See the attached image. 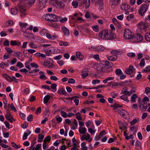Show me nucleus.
Wrapping results in <instances>:
<instances>
[{
    "label": "nucleus",
    "instance_id": "nucleus-46",
    "mask_svg": "<svg viewBox=\"0 0 150 150\" xmlns=\"http://www.w3.org/2000/svg\"><path fill=\"white\" fill-rule=\"evenodd\" d=\"M51 137L50 135L46 137L44 140V142L46 143L47 142H49L51 140Z\"/></svg>",
    "mask_w": 150,
    "mask_h": 150
},
{
    "label": "nucleus",
    "instance_id": "nucleus-38",
    "mask_svg": "<svg viewBox=\"0 0 150 150\" xmlns=\"http://www.w3.org/2000/svg\"><path fill=\"white\" fill-rule=\"evenodd\" d=\"M120 98L125 101L127 103H128L129 102V100L127 99V96L125 95H122L120 96Z\"/></svg>",
    "mask_w": 150,
    "mask_h": 150
},
{
    "label": "nucleus",
    "instance_id": "nucleus-55",
    "mask_svg": "<svg viewBox=\"0 0 150 150\" xmlns=\"http://www.w3.org/2000/svg\"><path fill=\"white\" fill-rule=\"evenodd\" d=\"M5 49L6 50L7 52L8 53L10 54L13 52V50L10 47H6Z\"/></svg>",
    "mask_w": 150,
    "mask_h": 150
},
{
    "label": "nucleus",
    "instance_id": "nucleus-21",
    "mask_svg": "<svg viewBox=\"0 0 150 150\" xmlns=\"http://www.w3.org/2000/svg\"><path fill=\"white\" fill-rule=\"evenodd\" d=\"M110 52L111 54H113V55H117V56L118 55L122 53V51H120V50H112Z\"/></svg>",
    "mask_w": 150,
    "mask_h": 150
},
{
    "label": "nucleus",
    "instance_id": "nucleus-54",
    "mask_svg": "<svg viewBox=\"0 0 150 150\" xmlns=\"http://www.w3.org/2000/svg\"><path fill=\"white\" fill-rule=\"evenodd\" d=\"M62 114V116L64 118H66L67 116V113L63 111H61L60 112Z\"/></svg>",
    "mask_w": 150,
    "mask_h": 150
},
{
    "label": "nucleus",
    "instance_id": "nucleus-11",
    "mask_svg": "<svg viewBox=\"0 0 150 150\" xmlns=\"http://www.w3.org/2000/svg\"><path fill=\"white\" fill-rule=\"evenodd\" d=\"M5 117L6 119L9 120L10 122H13V120H14V118L12 116L10 112H7V114L5 115Z\"/></svg>",
    "mask_w": 150,
    "mask_h": 150
},
{
    "label": "nucleus",
    "instance_id": "nucleus-16",
    "mask_svg": "<svg viewBox=\"0 0 150 150\" xmlns=\"http://www.w3.org/2000/svg\"><path fill=\"white\" fill-rule=\"evenodd\" d=\"M140 26V28L141 29L145 30L148 27V25L147 23H144L143 22H141L139 24Z\"/></svg>",
    "mask_w": 150,
    "mask_h": 150
},
{
    "label": "nucleus",
    "instance_id": "nucleus-50",
    "mask_svg": "<svg viewBox=\"0 0 150 150\" xmlns=\"http://www.w3.org/2000/svg\"><path fill=\"white\" fill-rule=\"evenodd\" d=\"M100 81L98 79H95L92 81V83L93 84H96L97 83H100Z\"/></svg>",
    "mask_w": 150,
    "mask_h": 150
},
{
    "label": "nucleus",
    "instance_id": "nucleus-24",
    "mask_svg": "<svg viewBox=\"0 0 150 150\" xmlns=\"http://www.w3.org/2000/svg\"><path fill=\"white\" fill-rule=\"evenodd\" d=\"M43 65L45 67L48 66L49 67H50L53 66V64L52 63H50L48 60H45L44 62Z\"/></svg>",
    "mask_w": 150,
    "mask_h": 150
},
{
    "label": "nucleus",
    "instance_id": "nucleus-20",
    "mask_svg": "<svg viewBox=\"0 0 150 150\" xmlns=\"http://www.w3.org/2000/svg\"><path fill=\"white\" fill-rule=\"evenodd\" d=\"M108 59L110 61H115L117 59V55H113L108 57Z\"/></svg>",
    "mask_w": 150,
    "mask_h": 150
},
{
    "label": "nucleus",
    "instance_id": "nucleus-13",
    "mask_svg": "<svg viewBox=\"0 0 150 150\" xmlns=\"http://www.w3.org/2000/svg\"><path fill=\"white\" fill-rule=\"evenodd\" d=\"M130 6L127 4L126 3H123L121 6V9L122 10L127 11L129 8Z\"/></svg>",
    "mask_w": 150,
    "mask_h": 150
},
{
    "label": "nucleus",
    "instance_id": "nucleus-61",
    "mask_svg": "<svg viewBox=\"0 0 150 150\" xmlns=\"http://www.w3.org/2000/svg\"><path fill=\"white\" fill-rule=\"evenodd\" d=\"M127 55L128 57H131L132 58L134 57L135 56V54L134 53L130 52V53H129L127 54Z\"/></svg>",
    "mask_w": 150,
    "mask_h": 150
},
{
    "label": "nucleus",
    "instance_id": "nucleus-48",
    "mask_svg": "<svg viewBox=\"0 0 150 150\" xmlns=\"http://www.w3.org/2000/svg\"><path fill=\"white\" fill-rule=\"evenodd\" d=\"M145 61L144 59H141V62L139 64V65L142 67H144L145 65Z\"/></svg>",
    "mask_w": 150,
    "mask_h": 150
},
{
    "label": "nucleus",
    "instance_id": "nucleus-60",
    "mask_svg": "<svg viewBox=\"0 0 150 150\" xmlns=\"http://www.w3.org/2000/svg\"><path fill=\"white\" fill-rule=\"evenodd\" d=\"M57 121L59 122H60L62 120V118L61 117H59V115H57L56 117Z\"/></svg>",
    "mask_w": 150,
    "mask_h": 150
},
{
    "label": "nucleus",
    "instance_id": "nucleus-34",
    "mask_svg": "<svg viewBox=\"0 0 150 150\" xmlns=\"http://www.w3.org/2000/svg\"><path fill=\"white\" fill-rule=\"evenodd\" d=\"M25 1L27 4L32 6L35 3V0H26Z\"/></svg>",
    "mask_w": 150,
    "mask_h": 150
},
{
    "label": "nucleus",
    "instance_id": "nucleus-33",
    "mask_svg": "<svg viewBox=\"0 0 150 150\" xmlns=\"http://www.w3.org/2000/svg\"><path fill=\"white\" fill-rule=\"evenodd\" d=\"M38 142H42L44 137V135L39 134L38 135Z\"/></svg>",
    "mask_w": 150,
    "mask_h": 150
},
{
    "label": "nucleus",
    "instance_id": "nucleus-53",
    "mask_svg": "<svg viewBox=\"0 0 150 150\" xmlns=\"http://www.w3.org/2000/svg\"><path fill=\"white\" fill-rule=\"evenodd\" d=\"M10 107L12 110H13L14 111L16 112L17 111V110L16 108L14 106L13 103L11 104Z\"/></svg>",
    "mask_w": 150,
    "mask_h": 150
},
{
    "label": "nucleus",
    "instance_id": "nucleus-9",
    "mask_svg": "<svg viewBox=\"0 0 150 150\" xmlns=\"http://www.w3.org/2000/svg\"><path fill=\"white\" fill-rule=\"evenodd\" d=\"M121 0H110V4L112 8H114L120 3Z\"/></svg>",
    "mask_w": 150,
    "mask_h": 150
},
{
    "label": "nucleus",
    "instance_id": "nucleus-32",
    "mask_svg": "<svg viewBox=\"0 0 150 150\" xmlns=\"http://www.w3.org/2000/svg\"><path fill=\"white\" fill-rule=\"evenodd\" d=\"M138 97L137 95L136 94H134L132 95L131 97V101L132 103H134L136 102L135 99Z\"/></svg>",
    "mask_w": 150,
    "mask_h": 150
},
{
    "label": "nucleus",
    "instance_id": "nucleus-31",
    "mask_svg": "<svg viewBox=\"0 0 150 150\" xmlns=\"http://www.w3.org/2000/svg\"><path fill=\"white\" fill-rule=\"evenodd\" d=\"M145 39L147 41L150 42V32H147L146 33Z\"/></svg>",
    "mask_w": 150,
    "mask_h": 150
},
{
    "label": "nucleus",
    "instance_id": "nucleus-37",
    "mask_svg": "<svg viewBox=\"0 0 150 150\" xmlns=\"http://www.w3.org/2000/svg\"><path fill=\"white\" fill-rule=\"evenodd\" d=\"M11 144L12 146L16 149L20 148L21 147V146L20 145H17L13 142H11Z\"/></svg>",
    "mask_w": 150,
    "mask_h": 150
},
{
    "label": "nucleus",
    "instance_id": "nucleus-29",
    "mask_svg": "<svg viewBox=\"0 0 150 150\" xmlns=\"http://www.w3.org/2000/svg\"><path fill=\"white\" fill-rule=\"evenodd\" d=\"M18 10V8L16 7L11 8V14L14 15H16L17 13Z\"/></svg>",
    "mask_w": 150,
    "mask_h": 150
},
{
    "label": "nucleus",
    "instance_id": "nucleus-52",
    "mask_svg": "<svg viewBox=\"0 0 150 150\" xmlns=\"http://www.w3.org/2000/svg\"><path fill=\"white\" fill-rule=\"evenodd\" d=\"M45 112L44 113V114L46 116L48 115L49 116V114H48V113L49 112V108H48L47 107L46 108H45Z\"/></svg>",
    "mask_w": 150,
    "mask_h": 150
},
{
    "label": "nucleus",
    "instance_id": "nucleus-1",
    "mask_svg": "<svg viewBox=\"0 0 150 150\" xmlns=\"http://www.w3.org/2000/svg\"><path fill=\"white\" fill-rule=\"evenodd\" d=\"M134 34L128 28H125L124 33V37L125 39H132L133 38Z\"/></svg>",
    "mask_w": 150,
    "mask_h": 150
},
{
    "label": "nucleus",
    "instance_id": "nucleus-40",
    "mask_svg": "<svg viewBox=\"0 0 150 150\" xmlns=\"http://www.w3.org/2000/svg\"><path fill=\"white\" fill-rule=\"evenodd\" d=\"M114 78V77H108L105 79L103 81V82L104 83H106L108 81L113 80Z\"/></svg>",
    "mask_w": 150,
    "mask_h": 150
},
{
    "label": "nucleus",
    "instance_id": "nucleus-15",
    "mask_svg": "<svg viewBox=\"0 0 150 150\" xmlns=\"http://www.w3.org/2000/svg\"><path fill=\"white\" fill-rule=\"evenodd\" d=\"M50 17V18L52 19V20L50 21V22H56L58 21V18H59L58 16L52 13L51 14Z\"/></svg>",
    "mask_w": 150,
    "mask_h": 150
},
{
    "label": "nucleus",
    "instance_id": "nucleus-3",
    "mask_svg": "<svg viewBox=\"0 0 150 150\" xmlns=\"http://www.w3.org/2000/svg\"><path fill=\"white\" fill-rule=\"evenodd\" d=\"M92 2L96 6H98L101 9L104 4L103 0H91Z\"/></svg>",
    "mask_w": 150,
    "mask_h": 150
},
{
    "label": "nucleus",
    "instance_id": "nucleus-45",
    "mask_svg": "<svg viewBox=\"0 0 150 150\" xmlns=\"http://www.w3.org/2000/svg\"><path fill=\"white\" fill-rule=\"evenodd\" d=\"M90 138V135L89 134H87L86 136H85V135H83L82 136V139H85L86 140H87L88 139Z\"/></svg>",
    "mask_w": 150,
    "mask_h": 150
},
{
    "label": "nucleus",
    "instance_id": "nucleus-23",
    "mask_svg": "<svg viewBox=\"0 0 150 150\" xmlns=\"http://www.w3.org/2000/svg\"><path fill=\"white\" fill-rule=\"evenodd\" d=\"M76 55L77 58L79 60H82L84 58L83 56L79 52H76Z\"/></svg>",
    "mask_w": 150,
    "mask_h": 150
},
{
    "label": "nucleus",
    "instance_id": "nucleus-47",
    "mask_svg": "<svg viewBox=\"0 0 150 150\" xmlns=\"http://www.w3.org/2000/svg\"><path fill=\"white\" fill-rule=\"evenodd\" d=\"M72 5L75 8H76L78 7V2L77 1H73L72 3Z\"/></svg>",
    "mask_w": 150,
    "mask_h": 150
},
{
    "label": "nucleus",
    "instance_id": "nucleus-19",
    "mask_svg": "<svg viewBox=\"0 0 150 150\" xmlns=\"http://www.w3.org/2000/svg\"><path fill=\"white\" fill-rule=\"evenodd\" d=\"M62 29L65 35L68 36L69 35V31L68 29L65 27H63Z\"/></svg>",
    "mask_w": 150,
    "mask_h": 150
},
{
    "label": "nucleus",
    "instance_id": "nucleus-7",
    "mask_svg": "<svg viewBox=\"0 0 150 150\" xmlns=\"http://www.w3.org/2000/svg\"><path fill=\"white\" fill-rule=\"evenodd\" d=\"M118 112L121 116L124 117L125 119H126L127 116L129 115V114L127 112L123 109H119L118 110Z\"/></svg>",
    "mask_w": 150,
    "mask_h": 150
},
{
    "label": "nucleus",
    "instance_id": "nucleus-56",
    "mask_svg": "<svg viewBox=\"0 0 150 150\" xmlns=\"http://www.w3.org/2000/svg\"><path fill=\"white\" fill-rule=\"evenodd\" d=\"M134 17V15L132 14H131L128 15L127 17V19L129 21Z\"/></svg>",
    "mask_w": 150,
    "mask_h": 150
},
{
    "label": "nucleus",
    "instance_id": "nucleus-43",
    "mask_svg": "<svg viewBox=\"0 0 150 150\" xmlns=\"http://www.w3.org/2000/svg\"><path fill=\"white\" fill-rule=\"evenodd\" d=\"M105 64L106 67H108V66L110 67H112L113 66L112 63L108 61H105Z\"/></svg>",
    "mask_w": 150,
    "mask_h": 150
},
{
    "label": "nucleus",
    "instance_id": "nucleus-62",
    "mask_svg": "<svg viewBox=\"0 0 150 150\" xmlns=\"http://www.w3.org/2000/svg\"><path fill=\"white\" fill-rule=\"evenodd\" d=\"M111 95L112 98H115L118 96V94L115 92H112L111 93Z\"/></svg>",
    "mask_w": 150,
    "mask_h": 150
},
{
    "label": "nucleus",
    "instance_id": "nucleus-42",
    "mask_svg": "<svg viewBox=\"0 0 150 150\" xmlns=\"http://www.w3.org/2000/svg\"><path fill=\"white\" fill-rule=\"evenodd\" d=\"M59 44L61 46H67L68 45V43L67 42L63 41H60Z\"/></svg>",
    "mask_w": 150,
    "mask_h": 150
},
{
    "label": "nucleus",
    "instance_id": "nucleus-12",
    "mask_svg": "<svg viewBox=\"0 0 150 150\" xmlns=\"http://www.w3.org/2000/svg\"><path fill=\"white\" fill-rule=\"evenodd\" d=\"M116 37L115 34L108 31V39L107 40H111L115 38Z\"/></svg>",
    "mask_w": 150,
    "mask_h": 150
},
{
    "label": "nucleus",
    "instance_id": "nucleus-44",
    "mask_svg": "<svg viewBox=\"0 0 150 150\" xmlns=\"http://www.w3.org/2000/svg\"><path fill=\"white\" fill-rule=\"evenodd\" d=\"M150 71V66H147L146 68L142 70V72L147 73Z\"/></svg>",
    "mask_w": 150,
    "mask_h": 150
},
{
    "label": "nucleus",
    "instance_id": "nucleus-57",
    "mask_svg": "<svg viewBox=\"0 0 150 150\" xmlns=\"http://www.w3.org/2000/svg\"><path fill=\"white\" fill-rule=\"evenodd\" d=\"M33 115H30L27 118V120L29 122H31L33 120Z\"/></svg>",
    "mask_w": 150,
    "mask_h": 150
},
{
    "label": "nucleus",
    "instance_id": "nucleus-14",
    "mask_svg": "<svg viewBox=\"0 0 150 150\" xmlns=\"http://www.w3.org/2000/svg\"><path fill=\"white\" fill-rule=\"evenodd\" d=\"M88 70L87 68H85L82 71L81 75L82 78L84 79L88 76Z\"/></svg>",
    "mask_w": 150,
    "mask_h": 150
},
{
    "label": "nucleus",
    "instance_id": "nucleus-35",
    "mask_svg": "<svg viewBox=\"0 0 150 150\" xmlns=\"http://www.w3.org/2000/svg\"><path fill=\"white\" fill-rule=\"evenodd\" d=\"M106 133L105 132V130H103L99 133L98 136L97 137V139L96 140H99L101 137L104 134H105Z\"/></svg>",
    "mask_w": 150,
    "mask_h": 150
},
{
    "label": "nucleus",
    "instance_id": "nucleus-28",
    "mask_svg": "<svg viewBox=\"0 0 150 150\" xmlns=\"http://www.w3.org/2000/svg\"><path fill=\"white\" fill-rule=\"evenodd\" d=\"M46 35L47 38L53 40L56 38V36L54 35H52L48 33H46Z\"/></svg>",
    "mask_w": 150,
    "mask_h": 150
},
{
    "label": "nucleus",
    "instance_id": "nucleus-10",
    "mask_svg": "<svg viewBox=\"0 0 150 150\" xmlns=\"http://www.w3.org/2000/svg\"><path fill=\"white\" fill-rule=\"evenodd\" d=\"M46 4V3H45L43 2L39 1L37 5V8L40 10L42 9L45 8Z\"/></svg>",
    "mask_w": 150,
    "mask_h": 150
},
{
    "label": "nucleus",
    "instance_id": "nucleus-6",
    "mask_svg": "<svg viewBox=\"0 0 150 150\" xmlns=\"http://www.w3.org/2000/svg\"><path fill=\"white\" fill-rule=\"evenodd\" d=\"M108 33V30L103 31L99 33V36L102 39L107 40Z\"/></svg>",
    "mask_w": 150,
    "mask_h": 150
},
{
    "label": "nucleus",
    "instance_id": "nucleus-8",
    "mask_svg": "<svg viewBox=\"0 0 150 150\" xmlns=\"http://www.w3.org/2000/svg\"><path fill=\"white\" fill-rule=\"evenodd\" d=\"M54 3L55 6L59 8H62L64 7V4L61 1H55Z\"/></svg>",
    "mask_w": 150,
    "mask_h": 150
},
{
    "label": "nucleus",
    "instance_id": "nucleus-30",
    "mask_svg": "<svg viewBox=\"0 0 150 150\" xmlns=\"http://www.w3.org/2000/svg\"><path fill=\"white\" fill-rule=\"evenodd\" d=\"M105 48L101 45L98 46L96 48V50L98 52L103 51L104 50Z\"/></svg>",
    "mask_w": 150,
    "mask_h": 150
},
{
    "label": "nucleus",
    "instance_id": "nucleus-17",
    "mask_svg": "<svg viewBox=\"0 0 150 150\" xmlns=\"http://www.w3.org/2000/svg\"><path fill=\"white\" fill-rule=\"evenodd\" d=\"M133 67L130 65L129 66V67L126 69L125 70V72L127 74H131L133 72Z\"/></svg>",
    "mask_w": 150,
    "mask_h": 150
},
{
    "label": "nucleus",
    "instance_id": "nucleus-41",
    "mask_svg": "<svg viewBox=\"0 0 150 150\" xmlns=\"http://www.w3.org/2000/svg\"><path fill=\"white\" fill-rule=\"evenodd\" d=\"M50 16L51 14H47L45 15V18L47 21L50 22V21L52 20V19L50 18Z\"/></svg>",
    "mask_w": 150,
    "mask_h": 150
},
{
    "label": "nucleus",
    "instance_id": "nucleus-22",
    "mask_svg": "<svg viewBox=\"0 0 150 150\" xmlns=\"http://www.w3.org/2000/svg\"><path fill=\"white\" fill-rule=\"evenodd\" d=\"M86 129L85 127H80L79 129V132L81 134H84L86 132Z\"/></svg>",
    "mask_w": 150,
    "mask_h": 150
},
{
    "label": "nucleus",
    "instance_id": "nucleus-63",
    "mask_svg": "<svg viewBox=\"0 0 150 150\" xmlns=\"http://www.w3.org/2000/svg\"><path fill=\"white\" fill-rule=\"evenodd\" d=\"M16 66L20 68L23 67H24L23 64L20 62H18L17 63Z\"/></svg>",
    "mask_w": 150,
    "mask_h": 150
},
{
    "label": "nucleus",
    "instance_id": "nucleus-36",
    "mask_svg": "<svg viewBox=\"0 0 150 150\" xmlns=\"http://www.w3.org/2000/svg\"><path fill=\"white\" fill-rule=\"evenodd\" d=\"M50 95H47L44 97L43 99L44 102L45 103H46L48 102L49 100L50 99Z\"/></svg>",
    "mask_w": 150,
    "mask_h": 150
},
{
    "label": "nucleus",
    "instance_id": "nucleus-18",
    "mask_svg": "<svg viewBox=\"0 0 150 150\" xmlns=\"http://www.w3.org/2000/svg\"><path fill=\"white\" fill-rule=\"evenodd\" d=\"M90 3V0H83V5H85V7L86 8H89Z\"/></svg>",
    "mask_w": 150,
    "mask_h": 150
},
{
    "label": "nucleus",
    "instance_id": "nucleus-25",
    "mask_svg": "<svg viewBox=\"0 0 150 150\" xmlns=\"http://www.w3.org/2000/svg\"><path fill=\"white\" fill-rule=\"evenodd\" d=\"M31 133V132L29 130L26 131V132H25L23 136V139L24 140L26 139L27 138L28 135L30 134Z\"/></svg>",
    "mask_w": 150,
    "mask_h": 150
},
{
    "label": "nucleus",
    "instance_id": "nucleus-26",
    "mask_svg": "<svg viewBox=\"0 0 150 150\" xmlns=\"http://www.w3.org/2000/svg\"><path fill=\"white\" fill-rule=\"evenodd\" d=\"M13 23L12 21L10 20L7 21L4 25V26L7 27L13 24Z\"/></svg>",
    "mask_w": 150,
    "mask_h": 150
},
{
    "label": "nucleus",
    "instance_id": "nucleus-49",
    "mask_svg": "<svg viewBox=\"0 0 150 150\" xmlns=\"http://www.w3.org/2000/svg\"><path fill=\"white\" fill-rule=\"evenodd\" d=\"M115 73L116 75H119L122 74V73L121 70L120 69H117L115 70Z\"/></svg>",
    "mask_w": 150,
    "mask_h": 150
},
{
    "label": "nucleus",
    "instance_id": "nucleus-5",
    "mask_svg": "<svg viewBox=\"0 0 150 150\" xmlns=\"http://www.w3.org/2000/svg\"><path fill=\"white\" fill-rule=\"evenodd\" d=\"M143 39V36L140 34L138 33L135 35H134L132 39L134 42H138L142 41Z\"/></svg>",
    "mask_w": 150,
    "mask_h": 150
},
{
    "label": "nucleus",
    "instance_id": "nucleus-64",
    "mask_svg": "<svg viewBox=\"0 0 150 150\" xmlns=\"http://www.w3.org/2000/svg\"><path fill=\"white\" fill-rule=\"evenodd\" d=\"M41 145V144H38L35 148V149L34 147H33L32 150H39L40 148V146Z\"/></svg>",
    "mask_w": 150,
    "mask_h": 150
},
{
    "label": "nucleus",
    "instance_id": "nucleus-51",
    "mask_svg": "<svg viewBox=\"0 0 150 150\" xmlns=\"http://www.w3.org/2000/svg\"><path fill=\"white\" fill-rule=\"evenodd\" d=\"M48 147V144H47V143L43 142V149L44 150H45Z\"/></svg>",
    "mask_w": 150,
    "mask_h": 150
},
{
    "label": "nucleus",
    "instance_id": "nucleus-2",
    "mask_svg": "<svg viewBox=\"0 0 150 150\" xmlns=\"http://www.w3.org/2000/svg\"><path fill=\"white\" fill-rule=\"evenodd\" d=\"M149 4H144L142 5L138 10V13L141 16H143L149 8Z\"/></svg>",
    "mask_w": 150,
    "mask_h": 150
},
{
    "label": "nucleus",
    "instance_id": "nucleus-27",
    "mask_svg": "<svg viewBox=\"0 0 150 150\" xmlns=\"http://www.w3.org/2000/svg\"><path fill=\"white\" fill-rule=\"evenodd\" d=\"M57 92L60 95H66L67 93L65 92V90L62 88H61L60 90L58 91Z\"/></svg>",
    "mask_w": 150,
    "mask_h": 150
},
{
    "label": "nucleus",
    "instance_id": "nucleus-39",
    "mask_svg": "<svg viewBox=\"0 0 150 150\" xmlns=\"http://www.w3.org/2000/svg\"><path fill=\"white\" fill-rule=\"evenodd\" d=\"M111 107H113V110L117 109V108H122V105H120L117 104L115 103L113 105H111Z\"/></svg>",
    "mask_w": 150,
    "mask_h": 150
},
{
    "label": "nucleus",
    "instance_id": "nucleus-58",
    "mask_svg": "<svg viewBox=\"0 0 150 150\" xmlns=\"http://www.w3.org/2000/svg\"><path fill=\"white\" fill-rule=\"evenodd\" d=\"M94 102L93 100L89 101L88 100H86L83 103L84 104H88L90 103H94Z\"/></svg>",
    "mask_w": 150,
    "mask_h": 150
},
{
    "label": "nucleus",
    "instance_id": "nucleus-59",
    "mask_svg": "<svg viewBox=\"0 0 150 150\" xmlns=\"http://www.w3.org/2000/svg\"><path fill=\"white\" fill-rule=\"evenodd\" d=\"M17 44L16 40H11L10 42V45L12 46L16 45Z\"/></svg>",
    "mask_w": 150,
    "mask_h": 150
},
{
    "label": "nucleus",
    "instance_id": "nucleus-4",
    "mask_svg": "<svg viewBox=\"0 0 150 150\" xmlns=\"http://www.w3.org/2000/svg\"><path fill=\"white\" fill-rule=\"evenodd\" d=\"M17 8L21 12V16L22 17H24L26 11L25 7L22 5L19 4L18 5Z\"/></svg>",
    "mask_w": 150,
    "mask_h": 150
}]
</instances>
